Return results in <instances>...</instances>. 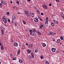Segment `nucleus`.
I'll use <instances>...</instances> for the list:
<instances>
[{
    "label": "nucleus",
    "mask_w": 64,
    "mask_h": 64,
    "mask_svg": "<svg viewBox=\"0 0 64 64\" xmlns=\"http://www.w3.org/2000/svg\"><path fill=\"white\" fill-rule=\"evenodd\" d=\"M30 15L32 17H33L34 16V14L30 13Z\"/></svg>",
    "instance_id": "3"
},
{
    "label": "nucleus",
    "mask_w": 64,
    "mask_h": 64,
    "mask_svg": "<svg viewBox=\"0 0 64 64\" xmlns=\"http://www.w3.org/2000/svg\"><path fill=\"white\" fill-rule=\"evenodd\" d=\"M45 24V25H47L48 24V20H46Z\"/></svg>",
    "instance_id": "12"
},
{
    "label": "nucleus",
    "mask_w": 64,
    "mask_h": 64,
    "mask_svg": "<svg viewBox=\"0 0 64 64\" xmlns=\"http://www.w3.org/2000/svg\"><path fill=\"white\" fill-rule=\"evenodd\" d=\"M53 41H55V39L54 38H53Z\"/></svg>",
    "instance_id": "59"
},
{
    "label": "nucleus",
    "mask_w": 64,
    "mask_h": 64,
    "mask_svg": "<svg viewBox=\"0 0 64 64\" xmlns=\"http://www.w3.org/2000/svg\"><path fill=\"white\" fill-rule=\"evenodd\" d=\"M26 45H27V46H28V43H26Z\"/></svg>",
    "instance_id": "53"
},
{
    "label": "nucleus",
    "mask_w": 64,
    "mask_h": 64,
    "mask_svg": "<svg viewBox=\"0 0 64 64\" xmlns=\"http://www.w3.org/2000/svg\"><path fill=\"white\" fill-rule=\"evenodd\" d=\"M5 3V2H4V1L3 0H2L1 3H2V4H3L4 3Z\"/></svg>",
    "instance_id": "23"
},
{
    "label": "nucleus",
    "mask_w": 64,
    "mask_h": 64,
    "mask_svg": "<svg viewBox=\"0 0 64 64\" xmlns=\"http://www.w3.org/2000/svg\"><path fill=\"white\" fill-rule=\"evenodd\" d=\"M30 34L32 36H34V33L32 32L30 33Z\"/></svg>",
    "instance_id": "18"
},
{
    "label": "nucleus",
    "mask_w": 64,
    "mask_h": 64,
    "mask_svg": "<svg viewBox=\"0 0 64 64\" xmlns=\"http://www.w3.org/2000/svg\"><path fill=\"white\" fill-rule=\"evenodd\" d=\"M48 17H46V21H48Z\"/></svg>",
    "instance_id": "46"
},
{
    "label": "nucleus",
    "mask_w": 64,
    "mask_h": 64,
    "mask_svg": "<svg viewBox=\"0 0 64 64\" xmlns=\"http://www.w3.org/2000/svg\"><path fill=\"white\" fill-rule=\"evenodd\" d=\"M24 12L25 13V14H29V12L27 10H24Z\"/></svg>",
    "instance_id": "4"
},
{
    "label": "nucleus",
    "mask_w": 64,
    "mask_h": 64,
    "mask_svg": "<svg viewBox=\"0 0 64 64\" xmlns=\"http://www.w3.org/2000/svg\"><path fill=\"white\" fill-rule=\"evenodd\" d=\"M23 23L24 24H26V22L24 20L23 21Z\"/></svg>",
    "instance_id": "34"
},
{
    "label": "nucleus",
    "mask_w": 64,
    "mask_h": 64,
    "mask_svg": "<svg viewBox=\"0 0 64 64\" xmlns=\"http://www.w3.org/2000/svg\"><path fill=\"white\" fill-rule=\"evenodd\" d=\"M60 42V39H58L56 41V42L58 43H59Z\"/></svg>",
    "instance_id": "15"
},
{
    "label": "nucleus",
    "mask_w": 64,
    "mask_h": 64,
    "mask_svg": "<svg viewBox=\"0 0 64 64\" xmlns=\"http://www.w3.org/2000/svg\"><path fill=\"white\" fill-rule=\"evenodd\" d=\"M30 32V33H32V31H32V30H29Z\"/></svg>",
    "instance_id": "38"
},
{
    "label": "nucleus",
    "mask_w": 64,
    "mask_h": 64,
    "mask_svg": "<svg viewBox=\"0 0 64 64\" xmlns=\"http://www.w3.org/2000/svg\"><path fill=\"white\" fill-rule=\"evenodd\" d=\"M5 19H6V18H2V19H3V20H4Z\"/></svg>",
    "instance_id": "48"
},
{
    "label": "nucleus",
    "mask_w": 64,
    "mask_h": 64,
    "mask_svg": "<svg viewBox=\"0 0 64 64\" xmlns=\"http://www.w3.org/2000/svg\"><path fill=\"white\" fill-rule=\"evenodd\" d=\"M58 52H56V53H58Z\"/></svg>",
    "instance_id": "63"
},
{
    "label": "nucleus",
    "mask_w": 64,
    "mask_h": 64,
    "mask_svg": "<svg viewBox=\"0 0 64 64\" xmlns=\"http://www.w3.org/2000/svg\"><path fill=\"white\" fill-rule=\"evenodd\" d=\"M56 2H59V0H56Z\"/></svg>",
    "instance_id": "49"
},
{
    "label": "nucleus",
    "mask_w": 64,
    "mask_h": 64,
    "mask_svg": "<svg viewBox=\"0 0 64 64\" xmlns=\"http://www.w3.org/2000/svg\"><path fill=\"white\" fill-rule=\"evenodd\" d=\"M28 53H30L31 52V50H28Z\"/></svg>",
    "instance_id": "30"
},
{
    "label": "nucleus",
    "mask_w": 64,
    "mask_h": 64,
    "mask_svg": "<svg viewBox=\"0 0 64 64\" xmlns=\"http://www.w3.org/2000/svg\"><path fill=\"white\" fill-rule=\"evenodd\" d=\"M37 13H38V14H39V13H40V12H39V10H37Z\"/></svg>",
    "instance_id": "31"
},
{
    "label": "nucleus",
    "mask_w": 64,
    "mask_h": 64,
    "mask_svg": "<svg viewBox=\"0 0 64 64\" xmlns=\"http://www.w3.org/2000/svg\"><path fill=\"white\" fill-rule=\"evenodd\" d=\"M60 45H61V44H62V43L61 42H60Z\"/></svg>",
    "instance_id": "60"
},
{
    "label": "nucleus",
    "mask_w": 64,
    "mask_h": 64,
    "mask_svg": "<svg viewBox=\"0 0 64 64\" xmlns=\"http://www.w3.org/2000/svg\"><path fill=\"white\" fill-rule=\"evenodd\" d=\"M20 50H19L18 51V52H17V54L18 55H19L20 54Z\"/></svg>",
    "instance_id": "21"
},
{
    "label": "nucleus",
    "mask_w": 64,
    "mask_h": 64,
    "mask_svg": "<svg viewBox=\"0 0 64 64\" xmlns=\"http://www.w3.org/2000/svg\"><path fill=\"white\" fill-rule=\"evenodd\" d=\"M27 16L28 18H29L30 17V16H29V15H27Z\"/></svg>",
    "instance_id": "47"
},
{
    "label": "nucleus",
    "mask_w": 64,
    "mask_h": 64,
    "mask_svg": "<svg viewBox=\"0 0 64 64\" xmlns=\"http://www.w3.org/2000/svg\"><path fill=\"white\" fill-rule=\"evenodd\" d=\"M12 23H14V22L13 21H12Z\"/></svg>",
    "instance_id": "57"
},
{
    "label": "nucleus",
    "mask_w": 64,
    "mask_h": 64,
    "mask_svg": "<svg viewBox=\"0 0 64 64\" xmlns=\"http://www.w3.org/2000/svg\"><path fill=\"white\" fill-rule=\"evenodd\" d=\"M27 1L28 2V1L30 2L31 1V0H27Z\"/></svg>",
    "instance_id": "55"
},
{
    "label": "nucleus",
    "mask_w": 64,
    "mask_h": 64,
    "mask_svg": "<svg viewBox=\"0 0 64 64\" xmlns=\"http://www.w3.org/2000/svg\"><path fill=\"white\" fill-rule=\"evenodd\" d=\"M12 18L13 20H14L15 19H16V18L15 16L14 15H12Z\"/></svg>",
    "instance_id": "7"
},
{
    "label": "nucleus",
    "mask_w": 64,
    "mask_h": 64,
    "mask_svg": "<svg viewBox=\"0 0 64 64\" xmlns=\"http://www.w3.org/2000/svg\"><path fill=\"white\" fill-rule=\"evenodd\" d=\"M62 54L64 55V50Z\"/></svg>",
    "instance_id": "54"
},
{
    "label": "nucleus",
    "mask_w": 64,
    "mask_h": 64,
    "mask_svg": "<svg viewBox=\"0 0 64 64\" xmlns=\"http://www.w3.org/2000/svg\"><path fill=\"white\" fill-rule=\"evenodd\" d=\"M11 41L12 43H13V40L11 38Z\"/></svg>",
    "instance_id": "37"
},
{
    "label": "nucleus",
    "mask_w": 64,
    "mask_h": 64,
    "mask_svg": "<svg viewBox=\"0 0 64 64\" xmlns=\"http://www.w3.org/2000/svg\"><path fill=\"white\" fill-rule=\"evenodd\" d=\"M32 31L33 32H36V29L35 28H33L32 29Z\"/></svg>",
    "instance_id": "13"
},
{
    "label": "nucleus",
    "mask_w": 64,
    "mask_h": 64,
    "mask_svg": "<svg viewBox=\"0 0 64 64\" xmlns=\"http://www.w3.org/2000/svg\"><path fill=\"white\" fill-rule=\"evenodd\" d=\"M43 14H44L43 13H41V15H42V16L43 15Z\"/></svg>",
    "instance_id": "50"
},
{
    "label": "nucleus",
    "mask_w": 64,
    "mask_h": 64,
    "mask_svg": "<svg viewBox=\"0 0 64 64\" xmlns=\"http://www.w3.org/2000/svg\"><path fill=\"white\" fill-rule=\"evenodd\" d=\"M28 58H30V59H31L32 58L31 56H29Z\"/></svg>",
    "instance_id": "40"
},
{
    "label": "nucleus",
    "mask_w": 64,
    "mask_h": 64,
    "mask_svg": "<svg viewBox=\"0 0 64 64\" xmlns=\"http://www.w3.org/2000/svg\"><path fill=\"white\" fill-rule=\"evenodd\" d=\"M1 64V62H0V64Z\"/></svg>",
    "instance_id": "64"
},
{
    "label": "nucleus",
    "mask_w": 64,
    "mask_h": 64,
    "mask_svg": "<svg viewBox=\"0 0 64 64\" xmlns=\"http://www.w3.org/2000/svg\"><path fill=\"white\" fill-rule=\"evenodd\" d=\"M10 57H12L13 56V54H10Z\"/></svg>",
    "instance_id": "45"
},
{
    "label": "nucleus",
    "mask_w": 64,
    "mask_h": 64,
    "mask_svg": "<svg viewBox=\"0 0 64 64\" xmlns=\"http://www.w3.org/2000/svg\"><path fill=\"white\" fill-rule=\"evenodd\" d=\"M49 32H50V35H52V34H53V32H52L51 31H50Z\"/></svg>",
    "instance_id": "17"
},
{
    "label": "nucleus",
    "mask_w": 64,
    "mask_h": 64,
    "mask_svg": "<svg viewBox=\"0 0 64 64\" xmlns=\"http://www.w3.org/2000/svg\"><path fill=\"white\" fill-rule=\"evenodd\" d=\"M52 52H55L56 50V48H52Z\"/></svg>",
    "instance_id": "2"
},
{
    "label": "nucleus",
    "mask_w": 64,
    "mask_h": 64,
    "mask_svg": "<svg viewBox=\"0 0 64 64\" xmlns=\"http://www.w3.org/2000/svg\"><path fill=\"white\" fill-rule=\"evenodd\" d=\"M8 22H10V20L9 19L8 20Z\"/></svg>",
    "instance_id": "52"
},
{
    "label": "nucleus",
    "mask_w": 64,
    "mask_h": 64,
    "mask_svg": "<svg viewBox=\"0 0 64 64\" xmlns=\"http://www.w3.org/2000/svg\"><path fill=\"white\" fill-rule=\"evenodd\" d=\"M4 22V23H7V20H4V21H3Z\"/></svg>",
    "instance_id": "44"
},
{
    "label": "nucleus",
    "mask_w": 64,
    "mask_h": 64,
    "mask_svg": "<svg viewBox=\"0 0 64 64\" xmlns=\"http://www.w3.org/2000/svg\"><path fill=\"white\" fill-rule=\"evenodd\" d=\"M40 58L41 59H43L44 58V57H43V56L42 55L40 56Z\"/></svg>",
    "instance_id": "28"
},
{
    "label": "nucleus",
    "mask_w": 64,
    "mask_h": 64,
    "mask_svg": "<svg viewBox=\"0 0 64 64\" xmlns=\"http://www.w3.org/2000/svg\"><path fill=\"white\" fill-rule=\"evenodd\" d=\"M6 14L7 15H8L10 14V13L9 12H6Z\"/></svg>",
    "instance_id": "32"
},
{
    "label": "nucleus",
    "mask_w": 64,
    "mask_h": 64,
    "mask_svg": "<svg viewBox=\"0 0 64 64\" xmlns=\"http://www.w3.org/2000/svg\"><path fill=\"white\" fill-rule=\"evenodd\" d=\"M42 46H43V47H45V46H46V44H45V43H44L43 44Z\"/></svg>",
    "instance_id": "19"
},
{
    "label": "nucleus",
    "mask_w": 64,
    "mask_h": 64,
    "mask_svg": "<svg viewBox=\"0 0 64 64\" xmlns=\"http://www.w3.org/2000/svg\"><path fill=\"white\" fill-rule=\"evenodd\" d=\"M10 3L12 4L13 3V2H12V1H11L10 2Z\"/></svg>",
    "instance_id": "61"
},
{
    "label": "nucleus",
    "mask_w": 64,
    "mask_h": 64,
    "mask_svg": "<svg viewBox=\"0 0 64 64\" xmlns=\"http://www.w3.org/2000/svg\"><path fill=\"white\" fill-rule=\"evenodd\" d=\"M61 14H60V15L62 16L63 15H64V14H63V13L62 12H61L60 13Z\"/></svg>",
    "instance_id": "36"
},
{
    "label": "nucleus",
    "mask_w": 64,
    "mask_h": 64,
    "mask_svg": "<svg viewBox=\"0 0 64 64\" xmlns=\"http://www.w3.org/2000/svg\"><path fill=\"white\" fill-rule=\"evenodd\" d=\"M51 24L52 26H54V23H53V22H52L51 23Z\"/></svg>",
    "instance_id": "14"
},
{
    "label": "nucleus",
    "mask_w": 64,
    "mask_h": 64,
    "mask_svg": "<svg viewBox=\"0 0 64 64\" xmlns=\"http://www.w3.org/2000/svg\"><path fill=\"white\" fill-rule=\"evenodd\" d=\"M42 7L43 8H44V9H46L47 8V6L45 4H43L42 5Z\"/></svg>",
    "instance_id": "1"
},
{
    "label": "nucleus",
    "mask_w": 64,
    "mask_h": 64,
    "mask_svg": "<svg viewBox=\"0 0 64 64\" xmlns=\"http://www.w3.org/2000/svg\"><path fill=\"white\" fill-rule=\"evenodd\" d=\"M5 5H7V3L6 2H5Z\"/></svg>",
    "instance_id": "51"
},
{
    "label": "nucleus",
    "mask_w": 64,
    "mask_h": 64,
    "mask_svg": "<svg viewBox=\"0 0 64 64\" xmlns=\"http://www.w3.org/2000/svg\"><path fill=\"white\" fill-rule=\"evenodd\" d=\"M60 38L61 40H63L64 38L62 36H60Z\"/></svg>",
    "instance_id": "25"
},
{
    "label": "nucleus",
    "mask_w": 64,
    "mask_h": 64,
    "mask_svg": "<svg viewBox=\"0 0 64 64\" xmlns=\"http://www.w3.org/2000/svg\"><path fill=\"white\" fill-rule=\"evenodd\" d=\"M34 20L35 22H37L38 21V19L37 18H36L34 19Z\"/></svg>",
    "instance_id": "5"
},
{
    "label": "nucleus",
    "mask_w": 64,
    "mask_h": 64,
    "mask_svg": "<svg viewBox=\"0 0 64 64\" xmlns=\"http://www.w3.org/2000/svg\"><path fill=\"white\" fill-rule=\"evenodd\" d=\"M1 32L2 33V34L3 35H4V32H3V30H2L1 31Z\"/></svg>",
    "instance_id": "27"
},
{
    "label": "nucleus",
    "mask_w": 64,
    "mask_h": 64,
    "mask_svg": "<svg viewBox=\"0 0 64 64\" xmlns=\"http://www.w3.org/2000/svg\"><path fill=\"white\" fill-rule=\"evenodd\" d=\"M12 60H16V58L15 57Z\"/></svg>",
    "instance_id": "39"
},
{
    "label": "nucleus",
    "mask_w": 64,
    "mask_h": 64,
    "mask_svg": "<svg viewBox=\"0 0 64 64\" xmlns=\"http://www.w3.org/2000/svg\"><path fill=\"white\" fill-rule=\"evenodd\" d=\"M16 3H17V4H18V5H19V1L17 0L16 2Z\"/></svg>",
    "instance_id": "29"
},
{
    "label": "nucleus",
    "mask_w": 64,
    "mask_h": 64,
    "mask_svg": "<svg viewBox=\"0 0 64 64\" xmlns=\"http://www.w3.org/2000/svg\"><path fill=\"white\" fill-rule=\"evenodd\" d=\"M14 25H15V27H16V26H17V24H16V23H15Z\"/></svg>",
    "instance_id": "43"
},
{
    "label": "nucleus",
    "mask_w": 64,
    "mask_h": 64,
    "mask_svg": "<svg viewBox=\"0 0 64 64\" xmlns=\"http://www.w3.org/2000/svg\"><path fill=\"white\" fill-rule=\"evenodd\" d=\"M37 33L38 34V35H41V33L40 32H38Z\"/></svg>",
    "instance_id": "20"
},
{
    "label": "nucleus",
    "mask_w": 64,
    "mask_h": 64,
    "mask_svg": "<svg viewBox=\"0 0 64 64\" xmlns=\"http://www.w3.org/2000/svg\"><path fill=\"white\" fill-rule=\"evenodd\" d=\"M49 6H51V4H49Z\"/></svg>",
    "instance_id": "56"
},
{
    "label": "nucleus",
    "mask_w": 64,
    "mask_h": 64,
    "mask_svg": "<svg viewBox=\"0 0 64 64\" xmlns=\"http://www.w3.org/2000/svg\"><path fill=\"white\" fill-rule=\"evenodd\" d=\"M3 47V45H2L1 47V50H3L4 49V48Z\"/></svg>",
    "instance_id": "16"
},
{
    "label": "nucleus",
    "mask_w": 64,
    "mask_h": 64,
    "mask_svg": "<svg viewBox=\"0 0 64 64\" xmlns=\"http://www.w3.org/2000/svg\"><path fill=\"white\" fill-rule=\"evenodd\" d=\"M18 14H20V12H18Z\"/></svg>",
    "instance_id": "62"
},
{
    "label": "nucleus",
    "mask_w": 64,
    "mask_h": 64,
    "mask_svg": "<svg viewBox=\"0 0 64 64\" xmlns=\"http://www.w3.org/2000/svg\"><path fill=\"white\" fill-rule=\"evenodd\" d=\"M62 16V18H63V19H64V14H63V15L62 16Z\"/></svg>",
    "instance_id": "42"
},
{
    "label": "nucleus",
    "mask_w": 64,
    "mask_h": 64,
    "mask_svg": "<svg viewBox=\"0 0 64 64\" xmlns=\"http://www.w3.org/2000/svg\"><path fill=\"white\" fill-rule=\"evenodd\" d=\"M14 46H18V44L17 42H15L14 43Z\"/></svg>",
    "instance_id": "8"
},
{
    "label": "nucleus",
    "mask_w": 64,
    "mask_h": 64,
    "mask_svg": "<svg viewBox=\"0 0 64 64\" xmlns=\"http://www.w3.org/2000/svg\"><path fill=\"white\" fill-rule=\"evenodd\" d=\"M38 18L40 21H43V20H42V18H40V16H38Z\"/></svg>",
    "instance_id": "9"
},
{
    "label": "nucleus",
    "mask_w": 64,
    "mask_h": 64,
    "mask_svg": "<svg viewBox=\"0 0 64 64\" xmlns=\"http://www.w3.org/2000/svg\"><path fill=\"white\" fill-rule=\"evenodd\" d=\"M53 22H54V23H55L56 24H58V23L55 20H53Z\"/></svg>",
    "instance_id": "11"
},
{
    "label": "nucleus",
    "mask_w": 64,
    "mask_h": 64,
    "mask_svg": "<svg viewBox=\"0 0 64 64\" xmlns=\"http://www.w3.org/2000/svg\"><path fill=\"white\" fill-rule=\"evenodd\" d=\"M19 62H20V63H22V60L21 59H20L19 60Z\"/></svg>",
    "instance_id": "24"
},
{
    "label": "nucleus",
    "mask_w": 64,
    "mask_h": 64,
    "mask_svg": "<svg viewBox=\"0 0 64 64\" xmlns=\"http://www.w3.org/2000/svg\"><path fill=\"white\" fill-rule=\"evenodd\" d=\"M56 33H54L53 34V35L54 36H56Z\"/></svg>",
    "instance_id": "35"
},
{
    "label": "nucleus",
    "mask_w": 64,
    "mask_h": 64,
    "mask_svg": "<svg viewBox=\"0 0 64 64\" xmlns=\"http://www.w3.org/2000/svg\"><path fill=\"white\" fill-rule=\"evenodd\" d=\"M35 53H37L38 52V50H35Z\"/></svg>",
    "instance_id": "41"
},
{
    "label": "nucleus",
    "mask_w": 64,
    "mask_h": 64,
    "mask_svg": "<svg viewBox=\"0 0 64 64\" xmlns=\"http://www.w3.org/2000/svg\"><path fill=\"white\" fill-rule=\"evenodd\" d=\"M7 20H6V19H5L4 20H3V21H6Z\"/></svg>",
    "instance_id": "58"
},
{
    "label": "nucleus",
    "mask_w": 64,
    "mask_h": 64,
    "mask_svg": "<svg viewBox=\"0 0 64 64\" xmlns=\"http://www.w3.org/2000/svg\"><path fill=\"white\" fill-rule=\"evenodd\" d=\"M43 25H40L39 26V28L40 29H42V28H43Z\"/></svg>",
    "instance_id": "6"
},
{
    "label": "nucleus",
    "mask_w": 64,
    "mask_h": 64,
    "mask_svg": "<svg viewBox=\"0 0 64 64\" xmlns=\"http://www.w3.org/2000/svg\"><path fill=\"white\" fill-rule=\"evenodd\" d=\"M1 29H2V30H4V29H5L3 27H1Z\"/></svg>",
    "instance_id": "22"
},
{
    "label": "nucleus",
    "mask_w": 64,
    "mask_h": 64,
    "mask_svg": "<svg viewBox=\"0 0 64 64\" xmlns=\"http://www.w3.org/2000/svg\"><path fill=\"white\" fill-rule=\"evenodd\" d=\"M46 64H49V63L48 61H46Z\"/></svg>",
    "instance_id": "33"
},
{
    "label": "nucleus",
    "mask_w": 64,
    "mask_h": 64,
    "mask_svg": "<svg viewBox=\"0 0 64 64\" xmlns=\"http://www.w3.org/2000/svg\"><path fill=\"white\" fill-rule=\"evenodd\" d=\"M2 7V3H0V7L1 8Z\"/></svg>",
    "instance_id": "26"
},
{
    "label": "nucleus",
    "mask_w": 64,
    "mask_h": 64,
    "mask_svg": "<svg viewBox=\"0 0 64 64\" xmlns=\"http://www.w3.org/2000/svg\"><path fill=\"white\" fill-rule=\"evenodd\" d=\"M31 55L32 57L33 58H34V54H33V53L32 52L31 53Z\"/></svg>",
    "instance_id": "10"
}]
</instances>
